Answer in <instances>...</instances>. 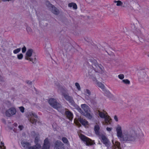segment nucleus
<instances>
[{
    "mask_svg": "<svg viewBox=\"0 0 149 149\" xmlns=\"http://www.w3.org/2000/svg\"><path fill=\"white\" fill-rule=\"evenodd\" d=\"M137 137V135L135 132L132 130L124 132L120 140L123 142L131 143L135 141Z\"/></svg>",
    "mask_w": 149,
    "mask_h": 149,
    "instance_id": "obj_1",
    "label": "nucleus"
},
{
    "mask_svg": "<svg viewBox=\"0 0 149 149\" xmlns=\"http://www.w3.org/2000/svg\"><path fill=\"white\" fill-rule=\"evenodd\" d=\"M49 103L54 108L56 109L58 111L63 113L64 112V108L57 102L56 99L50 98L49 100Z\"/></svg>",
    "mask_w": 149,
    "mask_h": 149,
    "instance_id": "obj_2",
    "label": "nucleus"
},
{
    "mask_svg": "<svg viewBox=\"0 0 149 149\" xmlns=\"http://www.w3.org/2000/svg\"><path fill=\"white\" fill-rule=\"evenodd\" d=\"M33 50L32 49H29L27 51L25 56V59L29 61L32 62L33 63H35L36 62V58H33L31 57L32 56Z\"/></svg>",
    "mask_w": 149,
    "mask_h": 149,
    "instance_id": "obj_3",
    "label": "nucleus"
},
{
    "mask_svg": "<svg viewBox=\"0 0 149 149\" xmlns=\"http://www.w3.org/2000/svg\"><path fill=\"white\" fill-rule=\"evenodd\" d=\"M27 117L29 121L32 124L36 123L38 118L37 115L32 112H30L28 113Z\"/></svg>",
    "mask_w": 149,
    "mask_h": 149,
    "instance_id": "obj_4",
    "label": "nucleus"
},
{
    "mask_svg": "<svg viewBox=\"0 0 149 149\" xmlns=\"http://www.w3.org/2000/svg\"><path fill=\"white\" fill-rule=\"evenodd\" d=\"M46 4L47 7L49 8L53 13L56 15H58L59 13V10L54 6L50 3L49 1H47Z\"/></svg>",
    "mask_w": 149,
    "mask_h": 149,
    "instance_id": "obj_5",
    "label": "nucleus"
},
{
    "mask_svg": "<svg viewBox=\"0 0 149 149\" xmlns=\"http://www.w3.org/2000/svg\"><path fill=\"white\" fill-rule=\"evenodd\" d=\"M103 143L108 148L110 144V141L104 135H100L98 136Z\"/></svg>",
    "mask_w": 149,
    "mask_h": 149,
    "instance_id": "obj_6",
    "label": "nucleus"
},
{
    "mask_svg": "<svg viewBox=\"0 0 149 149\" xmlns=\"http://www.w3.org/2000/svg\"><path fill=\"white\" fill-rule=\"evenodd\" d=\"M16 112V111L15 108L12 107L6 111V115L7 117H10L15 115Z\"/></svg>",
    "mask_w": 149,
    "mask_h": 149,
    "instance_id": "obj_7",
    "label": "nucleus"
},
{
    "mask_svg": "<svg viewBox=\"0 0 149 149\" xmlns=\"http://www.w3.org/2000/svg\"><path fill=\"white\" fill-rule=\"evenodd\" d=\"M80 137L81 140L84 142L86 145L89 146L92 145L91 140L88 137L82 134L81 135Z\"/></svg>",
    "mask_w": 149,
    "mask_h": 149,
    "instance_id": "obj_8",
    "label": "nucleus"
},
{
    "mask_svg": "<svg viewBox=\"0 0 149 149\" xmlns=\"http://www.w3.org/2000/svg\"><path fill=\"white\" fill-rule=\"evenodd\" d=\"M63 95L65 99L68 101L71 105L74 106H75V103L72 96H69L68 95L65 93H63Z\"/></svg>",
    "mask_w": 149,
    "mask_h": 149,
    "instance_id": "obj_9",
    "label": "nucleus"
},
{
    "mask_svg": "<svg viewBox=\"0 0 149 149\" xmlns=\"http://www.w3.org/2000/svg\"><path fill=\"white\" fill-rule=\"evenodd\" d=\"M54 149H64L63 144L60 141H56L54 143Z\"/></svg>",
    "mask_w": 149,
    "mask_h": 149,
    "instance_id": "obj_10",
    "label": "nucleus"
},
{
    "mask_svg": "<svg viewBox=\"0 0 149 149\" xmlns=\"http://www.w3.org/2000/svg\"><path fill=\"white\" fill-rule=\"evenodd\" d=\"M89 75L91 76V78L94 81H97L95 77L98 73L96 72L95 71L92 69L90 70L88 72Z\"/></svg>",
    "mask_w": 149,
    "mask_h": 149,
    "instance_id": "obj_11",
    "label": "nucleus"
},
{
    "mask_svg": "<svg viewBox=\"0 0 149 149\" xmlns=\"http://www.w3.org/2000/svg\"><path fill=\"white\" fill-rule=\"evenodd\" d=\"M117 132V135L118 139L120 140V138L122 136L123 134L121 127L119 125H118L116 128Z\"/></svg>",
    "mask_w": 149,
    "mask_h": 149,
    "instance_id": "obj_12",
    "label": "nucleus"
},
{
    "mask_svg": "<svg viewBox=\"0 0 149 149\" xmlns=\"http://www.w3.org/2000/svg\"><path fill=\"white\" fill-rule=\"evenodd\" d=\"M21 144L22 147L24 149H29L31 146V144L30 143L25 141H22L21 142Z\"/></svg>",
    "mask_w": 149,
    "mask_h": 149,
    "instance_id": "obj_13",
    "label": "nucleus"
},
{
    "mask_svg": "<svg viewBox=\"0 0 149 149\" xmlns=\"http://www.w3.org/2000/svg\"><path fill=\"white\" fill-rule=\"evenodd\" d=\"M50 147V143L47 138H46L44 141L43 145V149H49Z\"/></svg>",
    "mask_w": 149,
    "mask_h": 149,
    "instance_id": "obj_14",
    "label": "nucleus"
},
{
    "mask_svg": "<svg viewBox=\"0 0 149 149\" xmlns=\"http://www.w3.org/2000/svg\"><path fill=\"white\" fill-rule=\"evenodd\" d=\"M78 120L80 123L85 127H86L88 125V122L85 119H84L81 118H79L78 119Z\"/></svg>",
    "mask_w": 149,
    "mask_h": 149,
    "instance_id": "obj_15",
    "label": "nucleus"
},
{
    "mask_svg": "<svg viewBox=\"0 0 149 149\" xmlns=\"http://www.w3.org/2000/svg\"><path fill=\"white\" fill-rule=\"evenodd\" d=\"M81 107L85 111V113L89 112L90 111L89 107L85 104H81Z\"/></svg>",
    "mask_w": 149,
    "mask_h": 149,
    "instance_id": "obj_16",
    "label": "nucleus"
},
{
    "mask_svg": "<svg viewBox=\"0 0 149 149\" xmlns=\"http://www.w3.org/2000/svg\"><path fill=\"white\" fill-rule=\"evenodd\" d=\"M72 47V46L71 44L69 43H67L64 46V49L63 50V52H64V50L68 52L70 50V49H71Z\"/></svg>",
    "mask_w": 149,
    "mask_h": 149,
    "instance_id": "obj_17",
    "label": "nucleus"
},
{
    "mask_svg": "<svg viewBox=\"0 0 149 149\" xmlns=\"http://www.w3.org/2000/svg\"><path fill=\"white\" fill-rule=\"evenodd\" d=\"M148 80V76L145 73H143V75L139 78V80L141 81H147Z\"/></svg>",
    "mask_w": 149,
    "mask_h": 149,
    "instance_id": "obj_18",
    "label": "nucleus"
},
{
    "mask_svg": "<svg viewBox=\"0 0 149 149\" xmlns=\"http://www.w3.org/2000/svg\"><path fill=\"white\" fill-rule=\"evenodd\" d=\"M65 113L66 117L70 120H72L73 117V114L69 110L65 111Z\"/></svg>",
    "mask_w": 149,
    "mask_h": 149,
    "instance_id": "obj_19",
    "label": "nucleus"
},
{
    "mask_svg": "<svg viewBox=\"0 0 149 149\" xmlns=\"http://www.w3.org/2000/svg\"><path fill=\"white\" fill-rule=\"evenodd\" d=\"M84 92L85 95H86V98L88 100H89L90 99L89 96L91 95L90 91L88 89H85L84 90Z\"/></svg>",
    "mask_w": 149,
    "mask_h": 149,
    "instance_id": "obj_20",
    "label": "nucleus"
},
{
    "mask_svg": "<svg viewBox=\"0 0 149 149\" xmlns=\"http://www.w3.org/2000/svg\"><path fill=\"white\" fill-rule=\"evenodd\" d=\"M100 129V127L98 125H95L94 130L96 134L98 136H99L100 134L99 130Z\"/></svg>",
    "mask_w": 149,
    "mask_h": 149,
    "instance_id": "obj_21",
    "label": "nucleus"
},
{
    "mask_svg": "<svg viewBox=\"0 0 149 149\" xmlns=\"http://www.w3.org/2000/svg\"><path fill=\"white\" fill-rule=\"evenodd\" d=\"M98 112L99 116L102 118L104 119L105 118L106 116L107 115V113L105 111L101 112L98 111Z\"/></svg>",
    "mask_w": 149,
    "mask_h": 149,
    "instance_id": "obj_22",
    "label": "nucleus"
},
{
    "mask_svg": "<svg viewBox=\"0 0 149 149\" xmlns=\"http://www.w3.org/2000/svg\"><path fill=\"white\" fill-rule=\"evenodd\" d=\"M40 147V144H36L33 146H31L29 149H39Z\"/></svg>",
    "mask_w": 149,
    "mask_h": 149,
    "instance_id": "obj_23",
    "label": "nucleus"
},
{
    "mask_svg": "<svg viewBox=\"0 0 149 149\" xmlns=\"http://www.w3.org/2000/svg\"><path fill=\"white\" fill-rule=\"evenodd\" d=\"M82 114L89 119H91L92 118V116H91L89 112L86 113H84Z\"/></svg>",
    "mask_w": 149,
    "mask_h": 149,
    "instance_id": "obj_24",
    "label": "nucleus"
},
{
    "mask_svg": "<svg viewBox=\"0 0 149 149\" xmlns=\"http://www.w3.org/2000/svg\"><path fill=\"white\" fill-rule=\"evenodd\" d=\"M62 140L64 143L66 144L67 145L69 146L70 145L68 139L66 137H63Z\"/></svg>",
    "mask_w": 149,
    "mask_h": 149,
    "instance_id": "obj_25",
    "label": "nucleus"
},
{
    "mask_svg": "<svg viewBox=\"0 0 149 149\" xmlns=\"http://www.w3.org/2000/svg\"><path fill=\"white\" fill-rule=\"evenodd\" d=\"M89 60L90 61L93 63L95 66H96L97 65H98L97 61L93 58H92Z\"/></svg>",
    "mask_w": 149,
    "mask_h": 149,
    "instance_id": "obj_26",
    "label": "nucleus"
},
{
    "mask_svg": "<svg viewBox=\"0 0 149 149\" xmlns=\"http://www.w3.org/2000/svg\"><path fill=\"white\" fill-rule=\"evenodd\" d=\"M97 84L99 87L101 88L102 90H104V86L102 83L100 82H97Z\"/></svg>",
    "mask_w": 149,
    "mask_h": 149,
    "instance_id": "obj_27",
    "label": "nucleus"
},
{
    "mask_svg": "<svg viewBox=\"0 0 149 149\" xmlns=\"http://www.w3.org/2000/svg\"><path fill=\"white\" fill-rule=\"evenodd\" d=\"M105 123L108 124L109 123L110 121V119L109 118V116L107 115L106 116L105 118H104Z\"/></svg>",
    "mask_w": 149,
    "mask_h": 149,
    "instance_id": "obj_28",
    "label": "nucleus"
},
{
    "mask_svg": "<svg viewBox=\"0 0 149 149\" xmlns=\"http://www.w3.org/2000/svg\"><path fill=\"white\" fill-rule=\"evenodd\" d=\"M114 2L115 3H116V6H120L122 7V2L120 1H114Z\"/></svg>",
    "mask_w": 149,
    "mask_h": 149,
    "instance_id": "obj_29",
    "label": "nucleus"
},
{
    "mask_svg": "<svg viewBox=\"0 0 149 149\" xmlns=\"http://www.w3.org/2000/svg\"><path fill=\"white\" fill-rule=\"evenodd\" d=\"M128 3L127 1L122 2V7L126 8L128 6Z\"/></svg>",
    "mask_w": 149,
    "mask_h": 149,
    "instance_id": "obj_30",
    "label": "nucleus"
},
{
    "mask_svg": "<svg viewBox=\"0 0 149 149\" xmlns=\"http://www.w3.org/2000/svg\"><path fill=\"white\" fill-rule=\"evenodd\" d=\"M21 50V48H19L14 50L13 51V53L14 54H17Z\"/></svg>",
    "mask_w": 149,
    "mask_h": 149,
    "instance_id": "obj_31",
    "label": "nucleus"
},
{
    "mask_svg": "<svg viewBox=\"0 0 149 149\" xmlns=\"http://www.w3.org/2000/svg\"><path fill=\"white\" fill-rule=\"evenodd\" d=\"M122 81L125 84H129L130 83V81L128 79H123L122 80Z\"/></svg>",
    "mask_w": 149,
    "mask_h": 149,
    "instance_id": "obj_32",
    "label": "nucleus"
},
{
    "mask_svg": "<svg viewBox=\"0 0 149 149\" xmlns=\"http://www.w3.org/2000/svg\"><path fill=\"white\" fill-rule=\"evenodd\" d=\"M116 147L118 149H121L120 148V145L119 142H116Z\"/></svg>",
    "mask_w": 149,
    "mask_h": 149,
    "instance_id": "obj_33",
    "label": "nucleus"
},
{
    "mask_svg": "<svg viewBox=\"0 0 149 149\" xmlns=\"http://www.w3.org/2000/svg\"><path fill=\"white\" fill-rule=\"evenodd\" d=\"M75 85L76 88L78 91L81 90V88L79 84L78 83H75Z\"/></svg>",
    "mask_w": 149,
    "mask_h": 149,
    "instance_id": "obj_34",
    "label": "nucleus"
},
{
    "mask_svg": "<svg viewBox=\"0 0 149 149\" xmlns=\"http://www.w3.org/2000/svg\"><path fill=\"white\" fill-rule=\"evenodd\" d=\"M17 58L19 60L22 59L23 58V55L22 54H20L17 55Z\"/></svg>",
    "mask_w": 149,
    "mask_h": 149,
    "instance_id": "obj_35",
    "label": "nucleus"
},
{
    "mask_svg": "<svg viewBox=\"0 0 149 149\" xmlns=\"http://www.w3.org/2000/svg\"><path fill=\"white\" fill-rule=\"evenodd\" d=\"M39 141V138L38 137H35L34 140V143L35 144H39L38 143V142Z\"/></svg>",
    "mask_w": 149,
    "mask_h": 149,
    "instance_id": "obj_36",
    "label": "nucleus"
},
{
    "mask_svg": "<svg viewBox=\"0 0 149 149\" xmlns=\"http://www.w3.org/2000/svg\"><path fill=\"white\" fill-rule=\"evenodd\" d=\"M136 35L138 36V38L140 40V39L139 38V36H141V31L139 30V31H137V32H136Z\"/></svg>",
    "mask_w": 149,
    "mask_h": 149,
    "instance_id": "obj_37",
    "label": "nucleus"
},
{
    "mask_svg": "<svg viewBox=\"0 0 149 149\" xmlns=\"http://www.w3.org/2000/svg\"><path fill=\"white\" fill-rule=\"evenodd\" d=\"M118 77L120 79H123L124 78V76L123 74H120L118 75Z\"/></svg>",
    "mask_w": 149,
    "mask_h": 149,
    "instance_id": "obj_38",
    "label": "nucleus"
},
{
    "mask_svg": "<svg viewBox=\"0 0 149 149\" xmlns=\"http://www.w3.org/2000/svg\"><path fill=\"white\" fill-rule=\"evenodd\" d=\"M0 147L1 149H6V147L4 146V144L3 143L1 142Z\"/></svg>",
    "mask_w": 149,
    "mask_h": 149,
    "instance_id": "obj_39",
    "label": "nucleus"
},
{
    "mask_svg": "<svg viewBox=\"0 0 149 149\" xmlns=\"http://www.w3.org/2000/svg\"><path fill=\"white\" fill-rule=\"evenodd\" d=\"M26 30L29 33H31V32L32 30L30 27H28L26 28Z\"/></svg>",
    "mask_w": 149,
    "mask_h": 149,
    "instance_id": "obj_40",
    "label": "nucleus"
},
{
    "mask_svg": "<svg viewBox=\"0 0 149 149\" xmlns=\"http://www.w3.org/2000/svg\"><path fill=\"white\" fill-rule=\"evenodd\" d=\"M26 47L25 46H24V47L22 48V52L23 53H25L26 51Z\"/></svg>",
    "mask_w": 149,
    "mask_h": 149,
    "instance_id": "obj_41",
    "label": "nucleus"
},
{
    "mask_svg": "<svg viewBox=\"0 0 149 149\" xmlns=\"http://www.w3.org/2000/svg\"><path fill=\"white\" fill-rule=\"evenodd\" d=\"M19 109L20 111L22 113H23L24 112V108L22 107H19Z\"/></svg>",
    "mask_w": 149,
    "mask_h": 149,
    "instance_id": "obj_42",
    "label": "nucleus"
},
{
    "mask_svg": "<svg viewBox=\"0 0 149 149\" xmlns=\"http://www.w3.org/2000/svg\"><path fill=\"white\" fill-rule=\"evenodd\" d=\"M72 7L74 9H77V4L75 3H74Z\"/></svg>",
    "mask_w": 149,
    "mask_h": 149,
    "instance_id": "obj_43",
    "label": "nucleus"
},
{
    "mask_svg": "<svg viewBox=\"0 0 149 149\" xmlns=\"http://www.w3.org/2000/svg\"><path fill=\"white\" fill-rule=\"evenodd\" d=\"M74 3H69L68 4V7H72Z\"/></svg>",
    "mask_w": 149,
    "mask_h": 149,
    "instance_id": "obj_44",
    "label": "nucleus"
},
{
    "mask_svg": "<svg viewBox=\"0 0 149 149\" xmlns=\"http://www.w3.org/2000/svg\"><path fill=\"white\" fill-rule=\"evenodd\" d=\"M114 119L117 122L118 121V118L117 116L116 115L114 116Z\"/></svg>",
    "mask_w": 149,
    "mask_h": 149,
    "instance_id": "obj_45",
    "label": "nucleus"
},
{
    "mask_svg": "<svg viewBox=\"0 0 149 149\" xmlns=\"http://www.w3.org/2000/svg\"><path fill=\"white\" fill-rule=\"evenodd\" d=\"M109 132H110L112 128L110 127H107L106 129Z\"/></svg>",
    "mask_w": 149,
    "mask_h": 149,
    "instance_id": "obj_46",
    "label": "nucleus"
},
{
    "mask_svg": "<svg viewBox=\"0 0 149 149\" xmlns=\"http://www.w3.org/2000/svg\"><path fill=\"white\" fill-rule=\"evenodd\" d=\"M23 127V126H22V125H19L18 126V128L20 130H22Z\"/></svg>",
    "mask_w": 149,
    "mask_h": 149,
    "instance_id": "obj_47",
    "label": "nucleus"
},
{
    "mask_svg": "<svg viewBox=\"0 0 149 149\" xmlns=\"http://www.w3.org/2000/svg\"><path fill=\"white\" fill-rule=\"evenodd\" d=\"M147 15L148 17H149V9H148L147 10Z\"/></svg>",
    "mask_w": 149,
    "mask_h": 149,
    "instance_id": "obj_48",
    "label": "nucleus"
},
{
    "mask_svg": "<svg viewBox=\"0 0 149 149\" xmlns=\"http://www.w3.org/2000/svg\"><path fill=\"white\" fill-rule=\"evenodd\" d=\"M27 84L29 85H31L32 84V82L31 81H28L27 82Z\"/></svg>",
    "mask_w": 149,
    "mask_h": 149,
    "instance_id": "obj_49",
    "label": "nucleus"
},
{
    "mask_svg": "<svg viewBox=\"0 0 149 149\" xmlns=\"http://www.w3.org/2000/svg\"><path fill=\"white\" fill-rule=\"evenodd\" d=\"M12 0H2V1H12Z\"/></svg>",
    "mask_w": 149,
    "mask_h": 149,
    "instance_id": "obj_50",
    "label": "nucleus"
},
{
    "mask_svg": "<svg viewBox=\"0 0 149 149\" xmlns=\"http://www.w3.org/2000/svg\"><path fill=\"white\" fill-rule=\"evenodd\" d=\"M107 92L108 93V94H110V92H109V91H107Z\"/></svg>",
    "mask_w": 149,
    "mask_h": 149,
    "instance_id": "obj_51",
    "label": "nucleus"
},
{
    "mask_svg": "<svg viewBox=\"0 0 149 149\" xmlns=\"http://www.w3.org/2000/svg\"><path fill=\"white\" fill-rule=\"evenodd\" d=\"M14 124L15 126H17V125L16 123H14Z\"/></svg>",
    "mask_w": 149,
    "mask_h": 149,
    "instance_id": "obj_52",
    "label": "nucleus"
},
{
    "mask_svg": "<svg viewBox=\"0 0 149 149\" xmlns=\"http://www.w3.org/2000/svg\"><path fill=\"white\" fill-rule=\"evenodd\" d=\"M99 67L101 69H102L101 67L100 66H99Z\"/></svg>",
    "mask_w": 149,
    "mask_h": 149,
    "instance_id": "obj_53",
    "label": "nucleus"
},
{
    "mask_svg": "<svg viewBox=\"0 0 149 149\" xmlns=\"http://www.w3.org/2000/svg\"><path fill=\"white\" fill-rule=\"evenodd\" d=\"M140 41L141 42H142V41L141 40H140Z\"/></svg>",
    "mask_w": 149,
    "mask_h": 149,
    "instance_id": "obj_54",
    "label": "nucleus"
},
{
    "mask_svg": "<svg viewBox=\"0 0 149 149\" xmlns=\"http://www.w3.org/2000/svg\"><path fill=\"white\" fill-rule=\"evenodd\" d=\"M1 78V77H0V79Z\"/></svg>",
    "mask_w": 149,
    "mask_h": 149,
    "instance_id": "obj_55",
    "label": "nucleus"
},
{
    "mask_svg": "<svg viewBox=\"0 0 149 149\" xmlns=\"http://www.w3.org/2000/svg\"><path fill=\"white\" fill-rule=\"evenodd\" d=\"M148 56L149 57V55H148Z\"/></svg>",
    "mask_w": 149,
    "mask_h": 149,
    "instance_id": "obj_56",
    "label": "nucleus"
}]
</instances>
